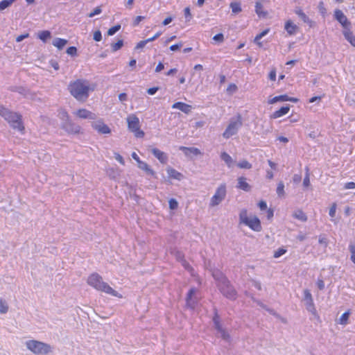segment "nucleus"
<instances>
[{"label":"nucleus","instance_id":"nucleus-1","mask_svg":"<svg viewBox=\"0 0 355 355\" xmlns=\"http://www.w3.org/2000/svg\"><path fill=\"white\" fill-rule=\"evenodd\" d=\"M94 86L90 87L88 81L83 79L71 82L68 87L70 94L76 99L81 101H85L89 97V91H94Z\"/></svg>","mask_w":355,"mask_h":355},{"label":"nucleus","instance_id":"nucleus-2","mask_svg":"<svg viewBox=\"0 0 355 355\" xmlns=\"http://www.w3.org/2000/svg\"><path fill=\"white\" fill-rule=\"evenodd\" d=\"M87 284L98 291H101L119 298L122 297V295L104 282L103 277L97 272H92L88 276Z\"/></svg>","mask_w":355,"mask_h":355},{"label":"nucleus","instance_id":"nucleus-3","mask_svg":"<svg viewBox=\"0 0 355 355\" xmlns=\"http://www.w3.org/2000/svg\"><path fill=\"white\" fill-rule=\"evenodd\" d=\"M0 116H2L13 129L17 130L21 132H24V126L21 114L12 112L5 106L0 105Z\"/></svg>","mask_w":355,"mask_h":355},{"label":"nucleus","instance_id":"nucleus-4","mask_svg":"<svg viewBox=\"0 0 355 355\" xmlns=\"http://www.w3.org/2000/svg\"><path fill=\"white\" fill-rule=\"evenodd\" d=\"M25 346L35 355H47L53 352L51 345L37 340H26Z\"/></svg>","mask_w":355,"mask_h":355},{"label":"nucleus","instance_id":"nucleus-5","mask_svg":"<svg viewBox=\"0 0 355 355\" xmlns=\"http://www.w3.org/2000/svg\"><path fill=\"white\" fill-rule=\"evenodd\" d=\"M239 222L255 232H260L262 229L259 218L256 216L249 217L248 216V211L245 209L240 211Z\"/></svg>","mask_w":355,"mask_h":355},{"label":"nucleus","instance_id":"nucleus-6","mask_svg":"<svg viewBox=\"0 0 355 355\" xmlns=\"http://www.w3.org/2000/svg\"><path fill=\"white\" fill-rule=\"evenodd\" d=\"M242 125L243 122L241 115L239 114L236 117L231 118L228 125L223 133V137L227 139L236 135Z\"/></svg>","mask_w":355,"mask_h":355},{"label":"nucleus","instance_id":"nucleus-7","mask_svg":"<svg viewBox=\"0 0 355 355\" xmlns=\"http://www.w3.org/2000/svg\"><path fill=\"white\" fill-rule=\"evenodd\" d=\"M128 130L134 133L137 138H142L144 136V132L140 128L139 119L134 114L128 116L127 119Z\"/></svg>","mask_w":355,"mask_h":355},{"label":"nucleus","instance_id":"nucleus-8","mask_svg":"<svg viewBox=\"0 0 355 355\" xmlns=\"http://www.w3.org/2000/svg\"><path fill=\"white\" fill-rule=\"evenodd\" d=\"M227 193L225 184H221L216 190L209 202L210 207L218 205L225 198Z\"/></svg>","mask_w":355,"mask_h":355},{"label":"nucleus","instance_id":"nucleus-9","mask_svg":"<svg viewBox=\"0 0 355 355\" xmlns=\"http://www.w3.org/2000/svg\"><path fill=\"white\" fill-rule=\"evenodd\" d=\"M212 320L214 322V328L216 329L218 333L220 334V337L225 340H229L230 336L226 330L223 327L220 315H218V310L216 308L214 309V316Z\"/></svg>","mask_w":355,"mask_h":355},{"label":"nucleus","instance_id":"nucleus-10","mask_svg":"<svg viewBox=\"0 0 355 355\" xmlns=\"http://www.w3.org/2000/svg\"><path fill=\"white\" fill-rule=\"evenodd\" d=\"M227 284V286H223V284H218V288L223 296L227 299L230 300H236L237 297V293L228 279Z\"/></svg>","mask_w":355,"mask_h":355},{"label":"nucleus","instance_id":"nucleus-11","mask_svg":"<svg viewBox=\"0 0 355 355\" xmlns=\"http://www.w3.org/2000/svg\"><path fill=\"white\" fill-rule=\"evenodd\" d=\"M334 19L340 24L343 27V30H345L346 28L352 27L350 21H349L346 15L341 10L336 9L334 12Z\"/></svg>","mask_w":355,"mask_h":355},{"label":"nucleus","instance_id":"nucleus-12","mask_svg":"<svg viewBox=\"0 0 355 355\" xmlns=\"http://www.w3.org/2000/svg\"><path fill=\"white\" fill-rule=\"evenodd\" d=\"M304 300L306 310L312 314L316 315L317 311L313 303L312 295L308 289L304 291Z\"/></svg>","mask_w":355,"mask_h":355},{"label":"nucleus","instance_id":"nucleus-13","mask_svg":"<svg viewBox=\"0 0 355 355\" xmlns=\"http://www.w3.org/2000/svg\"><path fill=\"white\" fill-rule=\"evenodd\" d=\"M91 125L92 128L97 131V132L99 134L109 135L111 133V129L103 122V119L93 121Z\"/></svg>","mask_w":355,"mask_h":355},{"label":"nucleus","instance_id":"nucleus-14","mask_svg":"<svg viewBox=\"0 0 355 355\" xmlns=\"http://www.w3.org/2000/svg\"><path fill=\"white\" fill-rule=\"evenodd\" d=\"M197 289L196 288H191L186 297V306L191 309H194L197 304V300L193 296L196 295Z\"/></svg>","mask_w":355,"mask_h":355},{"label":"nucleus","instance_id":"nucleus-15","mask_svg":"<svg viewBox=\"0 0 355 355\" xmlns=\"http://www.w3.org/2000/svg\"><path fill=\"white\" fill-rule=\"evenodd\" d=\"M62 128L67 131L68 133L77 134L80 130V127L75 124L71 119L65 122H62Z\"/></svg>","mask_w":355,"mask_h":355},{"label":"nucleus","instance_id":"nucleus-16","mask_svg":"<svg viewBox=\"0 0 355 355\" xmlns=\"http://www.w3.org/2000/svg\"><path fill=\"white\" fill-rule=\"evenodd\" d=\"M212 276L216 281L217 286H218V284H223V286L227 285V279L220 270H214L212 271Z\"/></svg>","mask_w":355,"mask_h":355},{"label":"nucleus","instance_id":"nucleus-17","mask_svg":"<svg viewBox=\"0 0 355 355\" xmlns=\"http://www.w3.org/2000/svg\"><path fill=\"white\" fill-rule=\"evenodd\" d=\"M153 155L162 164H166L168 162V155L164 152L160 150L157 148H151Z\"/></svg>","mask_w":355,"mask_h":355},{"label":"nucleus","instance_id":"nucleus-18","mask_svg":"<svg viewBox=\"0 0 355 355\" xmlns=\"http://www.w3.org/2000/svg\"><path fill=\"white\" fill-rule=\"evenodd\" d=\"M75 114L80 119H89L92 120L96 119V115L94 113L86 109H79L75 112Z\"/></svg>","mask_w":355,"mask_h":355},{"label":"nucleus","instance_id":"nucleus-19","mask_svg":"<svg viewBox=\"0 0 355 355\" xmlns=\"http://www.w3.org/2000/svg\"><path fill=\"white\" fill-rule=\"evenodd\" d=\"M345 39L354 47H355V35L352 31V27L343 30Z\"/></svg>","mask_w":355,"mask_h":355},{"label":"nucleus","instance_id":"nucleus-20","mask_svg":"<svg viewBox=\"0 0 355 355\" xmlns=\"http://www.w3.org/2000/svg\"><path fill=\"white\" fill-rule=\"evenodd\" d=\"M172 108L178 109L185 114H189V112H191L192 107L191 105L184 103L183 102H176L173 104Z\"/></svg>","mask_w":355,"mask_h":355},{"label":"nucleus","instance_id":"nucleus-21","mask_svg":"<svg viewBox=\"0 0 355 355\" xmlns=\"http://www.w3.org/2000/svg\"><path fill=\"white\" fill-rule=\"evenodd\" d=\"M236 187L244 191H249L251 189V186L247 182L246 178L244 177H239L237 179Z\"/></svg>","mask_w":355,"mask_h":355},{"label":"nucleus","instance_id":"nucleus-22","mask_svg":"<svg viewBox=\"0 0 355 355\" xmlns=\"http://www.w3.org/2000/svg\"><path fill=\"white\" fill-rule=\"evenodd\" d=\"M289 110H290V105L282 107L279 110L274 112L270 115V118L271 119H278L279 117H282V116L286 115V114H288Z\"/></svg>","mask_w":355,"mask_h":355},{"label":"nucleus","instance_id":"nucleus-23","mask_svg":"<svg viewBox=\"0 0 355 355\" xmlns=\"http://www.w3.org/2000/svg\"><path fill=\"white\" fill-rule=\"evenodd\" d=\"M295 13L297 15L304 23L309 24L310 27L313 26V21L309 18V17L303 12V10L301 8H296L295 10Z\"/></svg>","mask_w":355,"mask_h":355},{"label":"nucleus","instance_id":"nucleus-24","mask_svg":"<svg viewBox=\"0 0 355 355\" xmlns=\"http://www.w3.org/2000/svg\"><path fill=\"white\" fill-rule=\"evenodd\" d=\"M179 149L184 152L186 156H189L190 153H192L193 155L196 156L202 154L201 151L198 148L195 147L180 146Z\"/></svg>","mask_w":355,"mask_h":355},{"label":"nucleus","instance_id":"nucleus-25","mask_svg":"<svg viewBox=\"0 0 355 355\" xmlns=\"http://www.w3.org/2000/svg\"><path fill=\"white\" fill-rule=\"evenodd\" d=\"M138 167L144 171L147 175L150 176H155V172L151 168V167L145 162H139Z\"/></svg>","mask_w":355,"mask_h":355},{"label":"nucleus","instance_id":"nucleus-26","mask_svg":"<svg viewBox=\"0 0 355 355\" xmlns=\"http://www.w3.org/2000/svg\"><path fill=\"white\" fill-rule=\"evenodd\" d=\"M166 172L170 178L178 180H181L183 178V175L181 173L171 167H168L166 168Z\"/></svg>","mask_w":355,"mask_h":355},{"label":"nucleus","instance_id":"nucleus-27","mask_svg":"<svg viewBox=\"0 0 355 355\" xmlns=\"http://www.w3.org/2000/svg\"><path fill=\"white\" fill-rule=\"evenodd\" d=\"M284 29L286 30L288 35H293L296 33L297 26L295 24H293L291 20H288L285 23Z\"/></svg>","mask_w":355,"mask_h":355},{"label":"nucleus","instance_id":"nucleus-28","mask_svg":"<svg viewBox=\"0 0 355 355\" xmlns=\"http://www.w3.org/2000/svg\"><path fill=\"white\" fill-rule=\"evenodd\" d=\"M68 43L66 39L56 37L53 40L52 44L58 49H62L64 46Z\"/></svg>","mask_w":355,"mask_h":355},{"label":"nucleus","instance_id":"nucleus-29","mask_svg":"<svg viewBox=\"0 0 355 355\" xmlns=\"http://www.w3.org/2000/svg\"><path fill=\"white\" fill-rule=\"evenodd\" d=\"M293 218H295L300 221H302V222H305L307 220L306 215L301 209H297V210L295 211L293 214Z\"/></svg>","mask_w":355,"mask_h":355},{"label":"nucleus","instance_id":"nucleus-30","mask_svg":"<svg viewBox=\"0 0 355 355\" xmlns=\"http://www.w3.org/2000/svg\"><path fill=\"white\" fill-rule=\"evenodd\" d=\"M37 37L46 43L51 37V33L49 31H42L37 33Z\"/></svg>","mask_w":355,"mask_h":355},{"label":"nucleus","instance_id":"nucleus-31","mask_svg":"<svg viewBox=\"0 0 355 355\" xmlns=\"http://www.w3.org/2000/svg\"><path fill=\"white\" fill-rule=\"evenodd\" d=\"M270 31L269 28H267L264 31H263L259 34L257 35V36L254 39V42L258 45L259 47H262L263 44L262 42H260V40L265 35H266Z\"/></svg>","mask_w":355,"mask_h":355},{"label":"nucleus","instance_id":"nucleus-32","mask_svg":"<svg viewBox=\"0 0 355 355\" xmlns=\"http://www.w3.org/2000/svg\"><path fill=\"white\" fill-rule=\"evenodd\" d=\"M288 101V95L283 94L279 96H276L268 100V104H274L277 102H284Z\"/></svg>","mask_w":355,"mask_h":355},{"label":"nucleus","instance_id":"nucleus-33","mask_svg":"<svg viewBox=\"0 0 355 355\" xmlns=\"http://www.w3.org/2000/svg\"><path fill=\"white\" fill-rule=\"evenodd\" d=\"M220 158L227 165L228 167H231L234 161L232 157L227 153L226 152H223L220 154Z\"/></svg>","mask_w":355,"mask_h":355},{"label":"nucleus","instance_id":"nucleus-34","mask_svg":"<svg viewBox=\"0 0 355 355\" xmlns=\"http://www.w3.org/2000/svg\"><path fill=\"white\" fill-rule=\"evenodd\" d=\"M255 12L259 17H265L267 15V12L263 11V6L260 2L256 3Z\"/></svg>","mask_w":355,"mask_h":355},{"label":"nucleus","instance_id":"nucleus-35","mask_svg":"<svg viewBox=\"0 0 355 355\" xmlns=\"http://www.w3.org/2000/svg\"><path fill=\"white\" fill-rule=\"evenodd\" d=\"M58 116L60 118V119L62 121V122H65V121H68L69 119H70V117H69L67 112L64 109H60L58 110Z\"/></svg>","mask_w":355,"mask_h":355},{"label":"nucleus","instance_id":"nucleus-36","mask_svg":"<svg viewBox=\"0 0 355 355\" xmlns=\"http://www.w3.org/2000/svg\"><path fill=\"white\" fill-rule=\"evenodd\" d=\"M171 254H173L175 257L177 261L180 262L184 259L183 253L180 250H177L176 248L171 249Z\"/></svg>","mask_w":355,"mask_h":355},{"label":"nucleus","instance_id":"nucleus-37","mask_svg":"<svg viewBox=\"0 0 355 355\" xmlns=\"http://www.w3.org/2000/svg\"><path fill=\"white\" fill-rule=\"evenodd\" d=\"M180 263L185 270L190 272L192 276H195L194 269L185 259H183Z\"/></svg>","mask_w":355,"mask_h":355},{"label":"nucleus","instance_id":"nucleus-38","mask_svg":"<svg viewBox=\"0 0 355 355\" xmlns=\"http://www.w3.org/2000/svg\"><path fill=\"white\" fill-rule=\"evenodd\" d=\"M16 0H2L0 1V11L10 7Z\"/></svg>","mask_w":355,"mask_h":355},{"label":"nucleus","instance_id":"nucleus-39","mask_svg":"<svg viewBox=\"0 0 355 355\" xmlns=\"http://www.w3.org/2000/svg\"><path fill=\"white\" fill-rule=\"evenodd\" d=\"M349 315L350 313L349 311L343 313L339 318V323L343 325L347 324L348 322Z\"/></svg>","mask_w":355,"mask_h":355},{"label":"nucleus","instance_id":"nucleus-40","mask_svg":"<svg viewBox=\"0 0 355 355\" xmlns=\"http://www.w3.org/2000/svg\"><path fill=\"white\" fill-rule=\"evenodd\" d=\"M230 8H232V11L234 14H237L241 11V3L238 2H232L230 3Z\"/></svg>","mask_w":355,"mask_h":355},{"label":"nucleus","instance_id":"nucleus-41","mask_svg":"<svg viewBox=\"0 0 355 355\" xmlns=\"http://www.w3.org/2000/svg\"><path fill=\"white\" fill-rule=\"evenodd\" d=\"M276 191H277V193L279 197L284 196L285 191H284V184L283 182H279L278 183Z\"/></svg>","mask_w":355,"mask_h":355},{"label":"nucleus","instance_id":"nucleus-42","mask_svg":"<svg viewBox=\"0 0 355 355\" xmlns=\"http://www.w3.org/2000/svg\"><path fill=\"white\" fill-rule=\"evenodd\" d=\"M8 311V306L6 301L0 298V313H6Z\"/></svg>","mask_w":355,"mask_h":355},{"label":"nucleus","instance_id":"nucleus-43","mask_svg":"<svg viewBox=\"0 0 355 355\" xmlns=\"http://www.w3.org/2000/svg\"><path fill=\"white\" fill-rule=\"evenodd\" d=\"M306 175L304 176V180H303V186L305 188H307L310 186V178H309V169L306 167Z\"/></svg>","mask_w":355,"mask_h":355},{"label":"nucleus","instance_id":"nucleus-44","mask_svg":"<svg viewBox=\"0 0 355 355\" xmlns=\"http://www.w3.org/2000/svg\"><path fill=\"white\" fill-rule=\"evenodd\" d=\"M238 167L240 168L250 169L252 168V164L247 160H242L237 164Z\"/></svg>","mask_w":355,"mask_h":355},{"label":"nucleus","instance_id":"nucleus-45","mask_svg":"<svg viewBox=\"0 0 355 355\" xmlns=\"http://www.w3.org/2000/svg\"><path fill=\"white\" fill-rule=\"evenodd\" d=\"M123 45V41L122 40H119L117 42L112 44V51L115 52L119 50Z\"/></svg>","mask_w":355,"mask_h":355},{"label":"nucleus","instance_id":"nucleus-46","mask_svg":"<svg viewBox=\"0 0 355 355\" xmlns=\"http://www.w3.org/2000/svg\"><path fill=\"white\" fill-rule=\"evenodd\" d=\"M318 8V10H319L320 13L321 14V15L323 17H325L327 15V9L324 7V4L323 1L319 2Z\"/></svg>","mask_w":355,"mask_h":355},{"label":"nucleus","instance_id":"nucleus-47","mask_svg":"<svg viewBox=\"0 0 355 355\" xmlns=\"http://www.w3.org/2000/svg\"><path fill=\"white\" fill-rule=\"evenodd\" d=\"M349 250L351 252V260L355 264V244L351 243L349 245Z\"/></svg>","mask_w":355,"mask_h":355},{"label":"nucleus","instance_id":"nucleus-48","mask_svg":"<svg viewBox=\"0 0 355 355\" xmlns=\"http://www.w3.org/2000/svg\"><path fill=\"white\" fill-rule=\"evenodd\" d=\"M286 252V250L284 248H280L274 252L273 257L275 258H279Z\"/></svg>","mask_w":355,"mask_h":355},{"label":"nucleus","instance_id":"nucleus-49","mask_svg":"<svg viewBox=\"0 0 355 355\" xmlns=\"http://www.w3.org/2000/svg\"><path fill=\"white\" fill-rule=\"evenodd\" d=\"M121 28V25L118 24V25H116V26H112V28H110L108 31H107V35H114L117 31H119Z\"/></svg>","mask_w":355,"mask_h":355},{"label":"nucleus","instance_id":"nucleus-50","mask_svg":"<svg viewBox=\"0 0 355 355\" xmlns=\"http://www.w3.org/2000/svg\"><path fill=\"white\" fill-rule=\"evenodd\" d=\"M169 208L172 210L176 209L178 207L177 200L174 198H171L168 201Z\"/></svg>","mask_w":355,"mask_h":355},{"label":"nucleus","instance_id":"nucleus-51","mask_svg":"<svg viewBox=\"0 0 355 355\" xmlns=\"http://www.w3.org/2000/svg\"><path fill=\"white\" fill-rule=\"evenodd\" d=\"M184 15L187 21H191V19H192V15L191 13L190 8L189 7L184 8Z\"/></svg>","mask_w":355,"mask_h":355},{"label":"nucleus","instance_id":"nucleus-52","mask_svg":"<svg viewBox=\"0 0 355 355\" xmlns=\"http://www.w3.org/2000/svg\"><path fill=\"white\" fill-rule=\"evenodd\" d=\"M337 209V205L336 203H333L329 209V214L331 218H334L336 215Z\"/></svg>","mask_w":355,"mask_h":355},{"label":"nucleus","instance_id":"nucleus-53","mask_svg":"<svg viewBox=\"0 0 355 355\" xmlns=\"http://www.w3.org/2000/svg\"><path fill=\"white\" fill-rule=\"evenodd\" d=\"M213 40L218 43H222L224 41V35L223 33L216 34L213 37Z\"/></svg>","mask_w":355,"mask_h":355},{"label":"nucleus","instance_id":"nucleus-54","mask_svg":"<svg viewBox=\"0 0 355 355\" xmlns=\"http://www.w3.org/2000/svg\"><path fill=\"white\" fill-rule=\"evenodd\" d=\"M67 53L71 55L75 56L77 55V49L75 46H70L67 49Z\"/></svg>","mask_w":355,"mask_h":355},{"label":"nucleus","instance_id":"nucleus-55","mask_svg":"<svg viewBox=\"0 0 355 355\" xmlns=\"http://www.w3.org/2000/svg\"><path fill=\"white\" fill-rule=\"evenodd\" d=\"M13 91L17 92L25 96L27 95V93H28L27 89L22 87H16L15 89H13Z\"/></svg>","mask_w":355,"mask_h":355},{"label":"nucleus","instance_id":"nucleus-56","mask_svg":"<svg viewBox=\"0 0 355 355\" xmlns=\"http://www.w3.org/2000/svg\"><path fill=\"white\" fill-rule=\"evenodd\" d=\"M94 40L96 42H100L102 40V34L99 30L94 33Z\"/></svg>","mask_w":355,"mask_h":355},{"label":"nucleus","instance_id":"nucleus-57","mask_svg":"<svg viewBox=\"0 0 355 355\" xmlns=\"http://www.w3.org/2000/svg\"><path fill=\"white\" fill-rule=\"evenodd\" d=\"M102 12V10L101 8V7H96L93 12H90L89 14V17H94L95 15H99L100 13H101Z\"/></svg>","mask_w":355,"mask_h":355},{"label":"nucleus","instance_id":"nucleus-58","mask_svg":"<svg viewBox=\"0 0 355 355\" xmlns=\"http://www.w3.org/2000/svg\"><path fill=\"white\" fill-rule=\"evenodd\" d=\"M114 158L117 160L121 164L124 165L125 161L123 157L118 153H114Z\"/></svg>","mask_w":355,"mask_h":355},{"label":"nucleus","instance_id":"nucleus-59","mask_svg":"<svg viewBox=\"0 0 355 355\" xmlns=\"http://www.w3.org/2000/svg\"><path fill=\"white\" fill-rule=\"evenodd\" d=\"M148 43V40H142V41H140L139 42L137 43V44L135 46V49H142L144 48L146 44Z\"/></svg>","mask_w":355,"mask_h":355},{"label":"nucleus","instance_id":"nucleus-60","mask_svg":"<svg viewBox=\"0 0 355 355\" xmlns=\"http://www.w3.org/2000/svg\"><path fill=\"white\" fill-rule=\"evenodd\" d=\"M269 79L272 81H275L276 80V69H272L268 75Z\"/></svg>","mask_w":355,"mask_h":355},{"label":"nucleus","instance_id":"nucleus-61","mask_svg":"<svg viewBox=\"0 0 355 355\" xmlns=\"http://www.w3.org/2000/svg\"><path fill=\"white\" fill-rule=\"evenodd\" d=\"M344 189H355V182H347L345 184V186H344Z\"/></svg>","mask_w":355,"mask_h":355},{"label":"nucleus","instance_id":"nucleus-62","mask_svg":"<svg viewBox=\"0 0 355 355\" xmlns=\"http://www.w3.org/2000/svg\"><path fill=\"white\" fill-rule=\"evenodd\" d=\"M145 17L144 16H137L135 18L133 21V25L135 26L139 25V24L144 19Z\"/></svg>","mask_w":355,"mask_h":355},{"label":"nucleus","instance_id":"nucleus-63","mask_svg":"<svg viewBox=\"0 0 355 355\" xmlns=\"http://www.w3.org/2000/svg\"><path fill=\"white\" fill-rule=\"evenodd\" d=\"M28 37H29V34L28 33H25V34H23V35H20L17 37L16 42H20L22 40H24V39L28 38Z\"/></svg>","mask_w":355,"mask_h":355},{"label":"nucleus","instance_id":"nucleus-64","mask_svg":"<svg viewBox=\"0 0 355 355\" xmlns=\"http://www.w3.org/2000/svg\"><path fill=\"white\" fill-rule=\"evenodd\" d=\"M316 284L320 290H323L324 288V282L322 279H318Z\"/></svg>","mask_w":355,"mask_h":355}]
</instances>
